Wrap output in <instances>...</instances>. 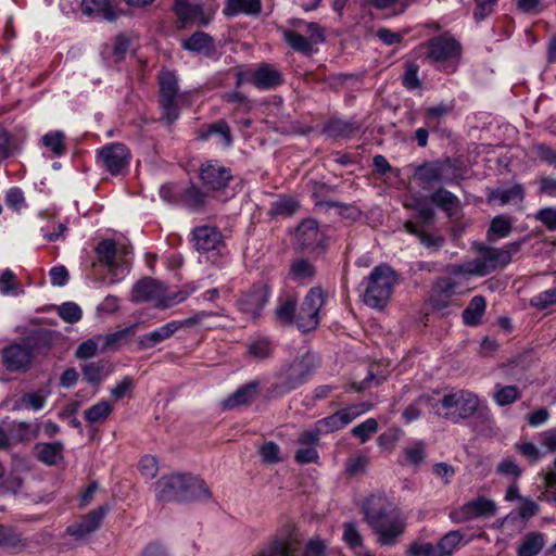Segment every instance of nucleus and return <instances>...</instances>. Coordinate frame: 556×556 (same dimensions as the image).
Segmentation results:
<instances>
[{"label":"nucleus","mask_w":556,"mask_h":556,"mask_svg":"<svg viewBox=\"0 0 556 556\" xmlns=\"http://www.w3.org/2000/svg\"><path fill=\"white\" fill-rule=\"evenodd\" d=\"M480 401V397L469 390L450 389L431 404V412L453 424H458L475 415Z\"/></svg>","instance_id":"nucleus-1"},{"label":"nucleus","mask_w":556,"mask_h":556,"mask_svg":"<svg viewBox=\"0 0 556 556\" xmlns=\"http://www.w3.org/2000/svg\"><path fill=\"white\" fill-rule=\"evenodd\" d=\"M397 283L396 273L387 264L376 266L364 279L363 302L375 309H383Z\"/></svg>","instance_id":"nucleus-2"},{"label":"nucleus","mask_w":556,"mask_h":556,"mask_svg":"<svg viewBox=\"0 0 556 556\" xmlns=\"http://www.w3.org/2000/svg\"><path fill=\"white\" fill-rule=\"evenodd\" d=\"M376 501H380V498L371 496L367 500L364 506L365 518L371 529L379 535L378 542L381 545H393L404 532L405 522L395 511L370 507Z\"/></svg>","instance_id":"nucleus-3"},{"label":"nucleus","mask_w":556,"mask_h":556,"mask_svg":"<svg viewBox=\"0 0 556 556\" xmlns=\"http://www.w3.org/2000/svg\"><path fill=\"white\" fill-rule=\"evenodd\" d=\"M521 243V241H514L503 248L479 244L477 248L479 257L470 261L472 265L469 267V271L477 277H483L506 267L511 262L513 255L520 251Z\"/></svg>","instance_id":"nucleus-4"},{"label":"nucleus","mask_w":556,"mask_h":556,"mask_svg":"<svg viewBox=\"0 0 556 556\" xmlns=\"http://www.w3.org/2000/svg\"><path fill=\"white\" fill-rule=\"evenodd\" d=\"M160 85V104L163 117L173 123L179 117L180 106L189 105L192 92H179L178 79L176 75L169 71H162L159 74Z\"/></svg>","instance_id":"nucleus-5"},{"label":"nucleus","mask_w":556,"mask_h":556,"mask_svg":"<svg viewBox=\"0 0 556 556\" xmlns=\"http://www.w3.org/2000/svg\"><path fill=\"white\" fill-rule=\"evenodd\" d=\"M426 60L437 70L454 73L460 56L459 43L451 37L439 36L430 39L424 47Z\"/></svg>","instance_id":"nucleus-6"},{"label":"nucleus","mask_w":556,"mask_h":556,"mask_svg":"<svg viewBox=\"0 0 556 556\" xmlns=\"http://www.w3.org/2000/svg\"><path fill=\"white\" fill-rule=\"evenodd\" d=\"M317 367V358L313 353L305 352L287 365L280 375V383L277 386L281 393L295 390L307 382Z\"/></svg>","instance_id":"nucleus-7"},{"label":"nucleus","mask_w":556,"mask_h":556,"mask_svg":"<svg viewBox=\"0 0 556 556\" xmlns=\"http://www.w3.org/2000/svg\"><path fill=\"white\" fill-rule=\"evenodd\" d=\"M326 293L320 287L309 289L296 314V326L302 332L317 328L320 321L321 308L326 303Z\"/></svg>","instance_id":"nucleus-8"},{"label":"nucleus","mask_w":556,"mask_h":556,"mask_svg":"<svg viewBox=\"0 0 556 556\" xmlns=\"http://www.w3.org/2000/svg\"><path fill=\"white\" fill-rule=\"evenodd\" d=\"M298 544V528L289 521L277 531L268 544L255 556H296Z\"/></svg>","instance_id":"nucleus-9"},{"label":"nucleus","mask_w":556,"mask_h":556,"mask_svg":"<svg viewBox=\"0 0 556 556\" xmlns=\"http://www.w3.org/2000/svg\"><path fill=\"white\" fill-rule=\"evenodd\" d=\"M96 252L99 261L108 267L109 283L121 282L128 274L129 263L126 258L117 260L116 244L113 240L106 239L98 243Z\"/></svg>","instance_id":"nucleus-10"},{"label":"nucleus","mask_w":556,"mask_h":556,"mask_svg":"<svg viewBox=\"0 0 556 556\" xmlns=\"http://www.w3.org/2000/svg\"><path fill=\"white\" fill-rule=\"evenodd\" d=\"M97 161L111 175H118L128 167L130 152L123 143H109L97 150Z\"/></svg>","instance_id":"nucleus-11"},{"label":"nucleus","mask_w":556,"mask_h":556,"mask_svg":"<svg viewBox=\"0 0 556 556\" xmlns=\"http://www.w3.org/2000/svg\"><path fill=\"white\" fill-rule=\"evenodd\" d=\"M371 408L369 403H359L348 406L339 412L325 417L316 422L318 431L321 433H331L344 428L361 415L367 413Z\"/></svg>","instance_id":"nucleus-12"},{"label":"nucleus","mask_w":556,"mask_h":556,"mask_svg":"<svg viewBox=\"0 0 556 556\" xmlns=\"http://www.w3.org/2000/svg\"><path fill=\"white\" fill-rule=\"evenodd\" d=\"M496 503L484 496L476 497L450 514L456 523L467 522L476 518H488L495 515Z\"/></svg>","instance_id":"nucleus-13"},{"label":"nucleus","mask_w":556,"mask_h":556,"mask_svg":"<svg viewBox=\"0 0 556 556\" xmlns=\"http://www.w3.org/2000/svg\"><path fill=\"white\" fill-rule=\"evenodd\" d=\"M164 286L151 278L138 281L131 290V301L136 303L150 302L155 307L167 308L168 302L164 300Z\"/></svg>","instance_id":"nucleus-14"},{"label":"nucleus","mask_w":556,"mask_h":556,"mask_svg":"<svg viewBox=\"0 0 556 556\" xmlns=\"http://www.w3.org/2000/svg\"><path fill=\"white\" fill-rule=\"evenodd\" d=\"M34 358V351L27 343H12L2 350V363L11 372L26 371Z\"/></svg>","instance_id":"nucleus-15"},{"label":"nucleus","mask_w":556,"mask_h":556,"mask_svg":"<svg viewBox=\"0 0 556 556\" xmlns=\"http://www.w3.org/2000/svg\"><path fill=\"white\" fill-rule=\"evenodd\" d=\"M188 476L173 473L156 482V497L162 502L186 501Z\"/></svg>","instance_id":"nucleus-16"},{"label":"nucleus","mask_w":556,"mask_h":556,"mask_svg":"<svg viewBox=\"0 0 556 556\" xmlns=\"http://www.w3.org/2000/svg\"><path fill=\"white\" fill-rule=\"evenodd\" d=\"M179 27H186L189 24L207 25L213 16V11L204 9L198 2L188 0H176L174 7Z\"/></svg>","instance_id":"nucleus-17"},{"label":"nucleus","mask_w":556,"mask_h":556,"mask_svg":"<svg viewBox=\"0 0 556 556\" xmlns=\"http://www.w3.org/2000/svg\"><path fill=\"white\" fill-rule=\"evenodd\" d=\"M198 323L195 318H187L184 320H172L151 332H148L138 339V345L141 350H149L162 343L178 330L189 327Z\"/></svg>","instance_id":"nucleus-18"},{"label":"nucleus","mask_w":556,"mask_h":556,"mask_svg":"<svg viewBox=\"0 0 556 556\" xmlns=\"http://www.w3.org/2000/svg\"><path fill=\"white\" fill-rule=\"evenodd\" d=\"M231 178L232 174L230 168L224 166L218 161H206L200 167V179L207 189H224Z\"/></svg>","instance_id":"nucleus-19"},{"label":"nucleus","mask_w":556,"mask_h":556,"mask_svg":"<svg viewBox=\"0 0 556 556\" xmlns=\"http://www.w3.org/2000/svg\"><path fill=\"white\" fill-rule=\"evenodd\" d=\"M309 27L313 28V35L306 36L301 30L293 28L285 30L283 38L293 50L308 54L314 46L325 40L324 30L320 26Z\"/></svg>","instance_id":"nucleus-20"},{"label":"nucleus","mask_w":556,"mask_h":556,"mask_svg":"<svg viewBox=\"0 0 556 556\" xmlns=\"http://www.w3.org/2000/svg\"><path fill=\"white\" fill-rule=\"evenodd\" d=\"M326 237L315 219H304L295 231V241L304 250L324 248Z\"/></svg>","instance_id":"nucleus-21"},{"label":"nucleus","mask_w":556,"mask_h":556,"mask_svg":"<svg viewBox=\"0 0 556 556\" xmlns=\"http://www.w3.org/2000/svg\"><path fill=\"white\" fill-rule=\"evenodd\" d=\"M195 249L203 254L220 253L223 237L219 230L212 226H200L193 230Z\"/></svg>","instance_id":"nucleus-22"},{"label":"nucleus","mask_w":556,"mask_h":556,"mask_svg":"<svg viewBox=\"0 0 556 556\" xmlns=\"http://www.w3.org/2000/svg\"><path fill=\"white\" fill-rule=\"evenodd\" d=\"M450 169V160L426 162L416 168L414 178L422 184L447 181Z\"/></svg>","instance_id":"nucleus-23"},{"label":"nucleus","mask_w":556,"mask_h":556,"mask_svg":"<svg viewBox=\"0 0 556 556\" xmlns=\"http://www.w3.org/2000/svg\"><path fill=\"white\" fill-rule=\"evenodd\" d=\"M471 262H466L462 265H453L448 268V275L446 277H442L445 283L457 293V295H463L467 293L469 288L470 277L476 276L472 271H469V267H471Z\"/></svg>","instance_id":"nucleus-24"},{"label":"nucleus","mask_w":556,"mask_h":556,"mask_svg":"<svg viewBox=\"0 0 556 556\" xmlns=\"http://www.w3.org/2000/svg\"><path fill=\"white\" fill-rule=\"evenodd\" d=\"M108 513V507L101 506L97 510L89 513L84 519L71 527L67 528V531L71 535L76 536L78 539H83L91 532L96 531L100 525L105 514Z\"/></svg>","instance_id":"nucleus-25"},{"label":"nucleus","mask_w":556,"mask_h":556,"mask_svg":"<svg viewBox=\"0 0 556 556\" xmlns=\"http://www.w3.org/2000/svg\"><path fill=\"white\" fill-rule=\"evenodd\" d=\"M456 295L457 293L452 291L442 278H439L432 286L429 304L432 309L444 313L452 305L453 298Z\"/></svg>","instance_id":"nucleus-26"},{"label":"nucleus","mask_w":556,"mask_h":556,"mask_svg":"<svg viewBox=\"0 0 556 556\" xmlns=\"http://www.w3.org/2000/svg\"><path fill=\"white\" fill-rule=\"evenodd\" d=\"M270 293V289L267 285L254 286L242 301L243 309L253 315H257L267 304Z\"/></svg>","instance_id":"nucleus-27"},{"label":"nucleus","mask_w":556,"mask_h":556,"mask_svg":"<svg viewBox=\"0 0 556 556\" xmlns=\"http://www.w3.org/2000/svg\"><path fill=\"white\" fill-rule=\"evenodd\" d=\"M282 80V74L270 64L261 65L252 76V83L260 89L276 88Z\"/></svg>","instance_id":"nucleus-28"},{"label":"nucleus","mask_w":556,"mask_h":556,"mask_svg":"<svg viewBox=\"0 0 556 556\" xmlns=\"http://www.w3.org/2000/svg\"><path fill=\"white\" fill-rule=\"evenodd\" d=\"M541 484L538 485V498L556 506V458L546 471L539 475Z\"/></svg>","instance_id":"nucleus-29"},{"label":"nucleus","mask_w":556,"mask_h":556,"mask_svg":"<svg viewBox=\"0 0 556 556\" xmlns=\"http://www.w3.org/2000/svg\"><path fill=\"white\" fill-rule=\"evenodd\" d=\"M258 383L249 382L239 387L231 395L224 400L223 405L226 408H236L250 403L257 394Z\"/></svg>","instance_id":"nucleus-30"},{"label":"nucleus","mask_w":556,"mask_h":556,"mask_svg":"<svg viewBox=\"0 0 556 556\" xmlns=\"http://www.w3.org/2000/svg\"><path fill=\"white\" fill-rule=\"evenodd\" d=\"M316 273L314 265L305 258H296L290 265L289 277L299 285H307Z\"/></svg>","instance_id":"nucleus-31"},{"label":"nucleus","mask_w":556,"mask_h":556,"mask_svg":"<svg viewBox=\"0 0 556 556\" xmlns=\"http://www.w3.org/2000/svg\"><path fill=\"white\" fill-rule=\"evenodd\" d=\"M206 202V194L195 185L181 189L179 204L191 210L200 211Z\"/></svg>","instance_id":"nucleus-32"},{"label":"nucleus","mask_w":556,"mask_h":556,"mask_svg":"<svg viewBox=\"0 0 556 556\" xmlns=\"http://www.w3.org/2000/svg\"><path fill=\"white\" fill-rule=\"evenodd\" d=\"M296 306L298 298L295 295L288 294L285 298H280L278 301V306L275 311L277 320L288 325L293 323L296 324Z\"/></svg>","instance_id":"nucleus-33"},{"label":"nucleus","mask_w":556,"mask_h":556,"mask_svg":"<svg viewBox=\"0 0 556 556\" xmlns=\"http://www.w3.org/2000/svg\"><path fill=\"white\" fill-rule=\"evenodd\" d=\"M523 189L521 185L515 184L510 187H501L490 193V201H497L500 205L518 203L523 200Z\"/></svg>","instance_id":"nucleus-34"},{"label":"nucleus","mask_w":556,"mask_h":556,"mask_svg":"<svg viewBox=\"0 0 556 556\" xmlns=\"http://www.w3.org/2000/svg\"><path fill=\"white\" fill-rule=\"evenodd\" d=\"M511 230L513 220L505 215H497L491 220L490 227L486 231V239L490 242H495L508 237Z\"/></svg>","instance_id":"nucleus-35"},{"label":"nucleus","mask_w":556,"mask_h":556,"mask_svg":"<svg viewBox=\"0 0 556 556\" xmlns=\"http://www.w3.org/2000/svg\"><path fill=\"white\" fill-rule=\"evenodd\" d=\"M402 456V465L418 467L426 458V443L421 440H413L403 450Z\"/></svg>","instance_id":"nucleus-36"},{"label":"nucleus","mask_w":556,"mask_h":556,"mask_svg":"<svg viewBox=\"0 0 556 556\" xmlns=\"http://www.w3.org/2000/svg\"><path fill=\"white\" fill-rule=\"evenodd\" d=\"M38 459L48 465H56L63 458V445L60 442L40 443L36 446Z\"/></svg>","instance_id":"nucleus-37"},{"label":"nucleus","mask_w":556,"mask_h":556,"mask_svg":"<svg viewBox=\"0 0 556 556\" xmlns=\"http://www.w3.org/2000/svg\"><path fill=\"white\" fill-rule=\"evenodd\" d=\"M182 47L191 52L208 55L214 50V42L207 34L197 31L184 41Z\"/></svg>","instance_id":"nucleus-38"},{"label":"nucleus","mask_w":556,"mask_h":556,"mask_svg":"<svg viewBox=\"0 0 556 556\" xmlns=\"http://www.w3.org/2000/svg\"><path fill=\"white\" fill-rule=\"evenodd\" d=\"M485 307L486 301L482 295L473 296L463 313L464 324L467 326H477L485 312Z\"/></svg>","instance_id":"nucleus-39"},{"label":"nucleus","mask_w":556,"mask_h":556,"mask_svg":"<svg viewBox=\"0 0 556 556\" xmlns=\"http://www.w3.org/2000/svg\"><path fill=\"white\" fill-rule=\"evenodd\" d=\"M81 12L90 17L101 16L105 20H112L110 0H83Z\"/></svg>","instance_id":"nucleus-40"},{"label":"nucleus","mask_w":556,"mask_h":556,"mask_svg":"<svg viewBox=\"0 0 556 556\" xmlns=\"http://www.w3.org/2000/svg\"><path fill=\"white\" fill-rule=\"evenodd\" d=\"M476 421L475 426L477 430L483 434L490 435L495 432V420L488 407L482 401H480L479 409L475 413Z\"/></svg>","instance_id":"nucleus-41"},{"label":"nucleus","mask_w":556,"mask_h":556,"mask_svg":"<svg viewBox=\"0 0 556 556\" xmlns=\"http://www.w3.org/2000/svg\"><path fill=\"white\" fill-rule=\"evenodd\" d=\"M544 546V538L539 532L527 534L518 547V556H536Z\"/></svg>","instance_id":"nucleus-42"},{"label":"nucleus","mask_w":556,"mask_h":556,"mask_svg":"<svg viewBox=\"0 0 556 556\" xmlns=\"http://www.w3.org/2000/svg\"><path fill=\"white\" fill-rule=\"evenodd\" d=\"M261 11L260 0H227L225 13L233 16L239 13L257 14Z\"/></svg>","instance_id":"nucleus-43"},{"label":"nucleus","mask_w":556,"mask_h":556,"mask_svg":"<svg viewBox=\"0 0 556 556\" xmlns=\"http://www.w3.org/2000/svg\"><path fill=\"white\" fill-rule=\"evenodd\" d=\"M113 412V406L109 401L102 400L85 410V419L90 425L102 422Z\"/></svg>","instance_id":"nucleus-44"},{"label":"nucleus","mask_w":556,"mask_h":556,"mask_svg":"<svg viewBox=\"0 0 556 556\" xmlns=\"http://www.w3.org/2000/svg\"><path fill=\"white\" fill-rule=\"evenodd\" d=\"M65 136L62 131L55 130L46 134L41 138V142L43 147L49 149L53 156H62L66 152V147L64 143Z\"/></svg>","instance_id":"nucleus-45"},{"label":"nucleus","mask_w":556,"mask_h":556,"mask_svg":"<svg viewBox=\"0 0 556 556\" xmlns=\"http://www.w3.org/2000/svg\"><path fill=\"white\" fill-rule=\"evenodd\" d=\"M47 402V396L41 392H30L24 394L20 402L15 403L13 409L18 410L22 408L31 409V410H40L43 408Z\"/></svg>","instance_id":"nucleus-46"},{"label":"nucleus","mask_w":556,"mask_h":556,"mask_svg":"<svg viewBox=\"0 0 556 556\" xmlns=\"http://www.w3.org/2000/svg\"><path fill=\"white\" fill-rule=\"evenodd\" d=\"M186 491V501L206 500L211 496L206 483L191 476H188V489Z\"/></svg>","instance_id":"nucleus-47"},{"label":"nucleus","mask_w":556,"mask_h":556,"mask_svg":"<svg viewBox=\"0 0 556 556\" xmlns=\"http://www.w3.org/2000/svg\"><path fill=\"white\" fill-rule=\"evenodd\" d=\"M405 229L410 235L418 237L420 243L429 249H439L443 244V239L431 233L419 230L413 222L405 223Z\"/></svg>","instance_id":"nucleus-48"},{"label":"nucleus","mask_w":556,"mask_h":556,"mask_svg":"<svg viewBox=\"0 0 556 556\" xmlns=\"http://www.w3.org/2000/svg\"><path fill=\"white\" fill-rule=\"evenodd\" d=\"M462 540L463 534L457 530L446 533L437 545L439 556L451 555L458 547Z\"/></svg>","instance_id":"nucleus-49"},{"label":"nucleus","mask_w":556,"mask_h":556,"mask_svg":"<svg viewBox=\"0 0 556 556\" xmlns=\"http://www.w3.org/2000/svg\"><path fill=\"white\" fill-rule=\"evenodd\" d=\"M519 399V390L515 386L496 387L493 400L498 406H505Z\"/></svg>","instance_id":"nucleus-50"},{"label":"nucleus","mask_w":556,"mask_h":556,"mask_svg":"<svg viewBox=\"0 0 556 556\" xmlns=\"http://www.w3.org/2000/svg\"><path fill=\"white\" fill-rule=\"evenodd\" d=\"M39 425L33 427L30 424L25 421H14L10 426V431L15 433L16 439L20 441H26L36 438L39 433Z\"/></svg>","instance_id":"nucleus-51"},{"label":"nucleus","mask_w":556,"mask_h":556,"mask_svg":"<svg viewBox=\"0 0 556 556\" xmlns=\"http://www.w3.org/2000/svg\"><path fill=\"white\" fill-rule=\"evenodd\" d=\"M20 283L16 280L15 274L7 268L0 274V294L12 295L17 294Z\"/></svg>","instance_id":"nucleus-52"},{"label":"nucleus","mask_w":556,"mask_h":556,"mask_svg":"<svg viewBox=\"0 0 556 556\" xmlns=\"http://www.w3.org/2000/svg\"><path fill=\"white\" fill-rule=\"evenodd\" d=\"M378 431V422L375 418H368L352 429V434L362 443L367 442Z\"/></svg>","instance_id":"nucleus-53"},{"label":"nucleus","mask_w":556,"mask_h":556,"mask_svg":"<svg viewBox=\"0 0 556 556\" xmlns=\"http://www.w3.org/2000/svg\"><path fill=\"white\" fill-rule=\"evenodd\" d=\"M342 539L350 548H362L363 539L354 522L344 523Z\"/></svg>","instance_id":"nucleus-54"},{"label":"nucleus","mask_w":556,"mask_h":556,"mask_svg":"<svg viewBox=\"0 0 556 556\" xmlns=\"http://www.w3.org/2000/svg\"><path fill=\"white\" fill-rule=\"evenodd\" d=\"M556 304V286L531 298L530 305L543 311Z\"/></svg>","instance_id":"nucleus-55"},{"label":"nucleus","mask_w":556,"mask_h":556,"mask_svg":"<svg viewBox=\"0 0 556 556\" xmlns=\"http://www.w3.org/2000/svg\"><path fill=\"white\" fill-rule=\"evenodd\" d=\"M434 403L433 399H430L429 396L421 395L419 396L414 403H412L404 412H403V418L406 422H413L417 420L421 416V405H429L431 407V404Z\"/></svg>","instance_id":"nucleus-56"},{"label":"nucleus","mask_w":556,"mask_h":556,"mask_svg":"<svg viewBox=\"0 0 556 556\" xmlns=\"http://www.w3.org/2000/svg\"><path fill=\"white\" fill-rule=\"evenodd\" d=\"M515 446L516 450L530 463H538L545 454L542 448H540L532 442L522 441L516 443Z\"/></svg>","instance_id":"nucleus-57"},{"label":"nucleus","mask_w":556,"mask_h":556,"mask_svg":"<svg viewBox=\"0 0 556 556\" xmlns=\"http://www.w3.org/2000/svg\"><path fill=\"white\" fill-rule=\"evenodd\" d=\"M496 472L502 476H505V477L518 479L522 473V469L520 468V466L516 463V460L513 457L507 456V457H504L497 464Z\"/></svg>","instance_id":"nucleus-58"},{"label":"nucleus","mask_w":556,"mask_h":556,"mask_svg":"<svg viewBox=\"0 0 556 556\" xmlns=\"http://www.w3.org/2000/svg\"><path fill=\"white\" fill-rule=\"evenodd\" d=\"M271 353V344L266 338H257L249 344V354L257 359L266 358Z\"/></svg>","instance_id":"nucleus-59"},{"label":"nucleus","mask_w":556,"mask_h":556,"mask_svg":"<svg viewBox=\"0 0 556 556\" xmlns=\"http://www.w3.org/2000/svg\"><path fill=\"white\" fill-rule=\"evenodd\" d=\"M431 201L445 211L453 210L457 204V198L445 189H439L432 193Z\"/></svg>","instance_id":"nucleus-60"},{"label":"nucleus","mask_w":556,"mask_h":556,"mask_svg":"<svg viewBox=\"0 0 556 556\" xmlns=\"http://www.w3.org/2000/svg\"><path fill=\"white\" fill-rule=\"evenodd\" d=\"M85 379L90 383L102 381L108 375L105 366L102 363H90L83 368Z\"/></svg>","instance_id":"nucleus-61"},{"label":"nucleus","mask_w":556,"mask_h":556,"mask_svg":"<svg viewBox=\"0 0 556 556\" xmlns=\"http://www.w3.org/2000/svg\"><path fill=\"white\" fill-rule=\"evenodd\" d=\"M59 316L66 323H77L81 319L83 312L74 302H65L59 307Z\"/></svg>","instance_id":"nucleus-62"},{"label":"nucleus","mask_w":556,"mask_h":556,"mask_svg":"<svg viewBox=\"0 0 556 556\" xmlns=\"http://www.w3.org/2000/svg\"><path fill=\"white\" fill-rule=\"evenodd\" d=\"M538 442L544 453H556V428L538 433Z\"/></svg>","instance_id":"nucleus-63"},{"label":"nucleus","mask_w":556,"mask_h":556,"mask_svg":"<svg viewBox=\"0 0 556 556\" xmlns=\"http://www.w3.org/2000/svg\"><path fill=\"white\" fill-rule=\"evenodd\" d=\"M327 542L319 538L311 539L304 546L301 556H326Z\"/></svg>","instance_id":"nucleus-64"}]
</instances>
